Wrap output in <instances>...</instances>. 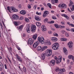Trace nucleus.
I'll return each instance as SVG.
<instances>
[{"instance_id": "nucleus-1", "label": "nucleus", "mask_w": 74, "mask_h": 74, "mask_svg": "<svg viewBox=\"0 0 74 74\" xmlns=\"http://www.w3.org/2000/svg\"><path fill=\"white\" fill-rule=\"evenodd\" d=\"M58 7L61 9H64L66 8L67 5L64 3H60L58 5Z\"/></svg>"}, {"instance_id": "nucleus-2", "label": "nucleus", "mask_w": 74, "mask_h": 74, "mask_svg": "<svg viewBox=\"0 0 74 74\" xmlns=\"http://www.w3.org/2000/svg\"><path fill=\"white\" fill-rule=\"evenodd\" d=\"M52 50L51 49H47L45 52V54L47 56H49L52 55Z\"/></svg>"}, {"instance_id": "nucleus-3", "label": "nucleus", "mask_w": 74, "mask_h": 74, "mask_svg": "<svg viewBox=\"0 0 74 74\" xmlns=\"http://www.w3.org/2000/svg\"><path fill=\"white\" fill-rule=\"evenodd\" d=\"M38 41H39L40 43H41L42 44H43V43H44V38L42 36L41 37H39L38 38Z\"/></svg>"}, {"instance_id": "nucleus-4", "label": "nucleus", "mask_w": 74, "mask_h": 74, "mask_svg": "<svg viewBox=\"0 0 74 74\" xmlns=\"http://www.w3.org/2000/svg\"><path fill=\"white\" fill-rule=\"evenodd\" d=\"M62 57L61 56H60L58 57V58L56 57V56H55L54 57V59L56 60L57 61V63H60L62 61Z\"/></svg>"}, {"instance_id": "nucleus-5", "label": "nucleus", "mask_w": 74, "mask_h": 74, "mask_svg": "<svg viewBox=\"0 0 74 74\" xmlns=\"http://www.w3.org/2000/svg\"><path fill=\"white\" fill-rule=\"evenodd\" d=\"M34 42L33 40H32V38H29L28 40L27 44L28 45H32L33 44Z\"/></svg>"}, {"instance_id": "nucleus-6", "label": "nucleus", "mask_w": 74, "mask_h": 74, "mask_svg": "<svg viewBox=\"0 0 74 74\" xmlns=\"http://www.w3.org/2000/svg\"><path fill=\"white\" fill-rule=\"evenodd\" d=\"M54 26L56 28H64L65 26H61L60 25H58V24H55L54 25Z\"/></svg>"}, {"instance_id": "nucleus-7", "label": "nucleus", "mask_w": 74, "mask_h": 74, "mask_svg": "<svg viewBox=\"0 0 74 74\" xmlns=\"http://www.w3.org/2000/svg\"><path fill=\"white\" fill-rule=\"evenodd\" d=\"M48 14H49V12L47 11H44L43 15V16L44 18L45 17H46V16H48Z\"/></svg>"}, {"instance_id": "nucleus-8", "label": "nucleus", "mask_w": 74, "mask_h": 74, "mask_svg": "<svg viewBox=\"0 0 74 74\" xmlns=\"http://www.w3.org/2000/svg\"><path fill=\"white\" fill-rule=\"evenodd\" d=\"M65 69L64 68L61 69L60 70V71L58 73V74H64L63 73L65 72Z\"/></svg>"}, {"instance_id": "nucleus-9", "label": "nucleus", "mask_w": 74, "mask_h": 74, "mask_svg": "<svg viewBox=\"0 0 74 74\" xmlns=\"http://www.w3.org/2000/svg\"><path fill=\"white\" fill-rule=\"evenodd\" d=\"M39 44V43H38V41H36L34 43L33 45V47L34 48H37V46Z\"/></svg>"}, {"instance_id": "nucleus-10", "label": "nucleus", "mask_w": 74, "mask_h": 74, "mask_svg": "<svg viewBox=\"0 0 74 74\" xmlns=\"http://www.w3.org/2000/svg\"><path fill=\"white\" fill-rule=\"evenodd\" d=\"M45 56H46L45 53H44L41 54V59L42 60H44L45 59Z\"/></svg>"}, {"instance_id": "nucleus-11", "label": "nucleus", "mask_w": 74, "mask_h": 74, "mask_svg": "<svg viewBox=\"0 0 74 74\" xmlns=\"http://www.w3.org/2000/svg\"><path fill=\"white\" fill-rule=\"evenodd\" d=\"M12 18L14 20H17L19 19V16L16 15L14 14L12 16Z\"/></svg>"}, {"instance_id": "nucleus-12", "label": "nucleus", "mask_w": 74, "mask_h": 74, "mask_svg": "<svg viewBox=\"0 0 74 74\" xmlns=\"http://www.w3.org/2000/svg\"><path fill=\"white\" fill-rule=\"evenodd\" d=\"M16 57L20 62H22V60L21 58L17 54L16 55Z\"/></svg>"}, {"instance_id": "nucleus-13", "label": "nucleus", "mask_w": 74, "mask_h": 74, "mask_svg": "<svg viewBox=\"0 0 74 74\" xmlns=\"http://www.w3.org/2000/svg\"><path fill=\"white\" fill-rule=\"evenodd\" d=\"M51 40L52 41H54V42H56L58 41V38L55 37H53L51 38Z\"/></svg>"}, {"instance_id": "nucleus-14", "label": "nucleus", "mask_w": 74, "mask_h": 74, "mask_svg": "<svg viewBox=\"0 0 74 74\" xmlns=\"http://www.w3.org/2000/svg\"><path fill=\"white\" fill-rule=\"evenodd\" d=\"M50 64L51 66H54L55 64V61L54 60H52L50 62Z\"/></svg>"}, {"instance_id": "nucleus-15", "label": "nucleus", "mask_w": 74, "mask_h": 74, "mask_svg": "<svg viewBox=\"0 0 74 74\" xmlns=\"http://www.w3.org/2000/svg\"><path fill=\"white\" fill-rule=\"evenodd\" d=\"M14 7L12 6L11 7H8L7 8V9L11 13V11H12V9H13Z\"/></svg>"}, {"instance_id": "nucleus-16", "label": "nucleus", "mask_w": 74, "mask_h": 74, "mask_svg": "<svg viewBox=\"0 0 74 74\" xmlns=\"http://www.w3.org/2000/svg\"><path fill=\"white\" fill-rule=\"evenodd\" d=\"M68 44L69 45V48H71L73 47V43L72 41H70L68 43Z\"/></svg>"}, {"instance_id": "nucleus-17", "label": "nucleus", "mask_w": 74, "mask_h": 74, "mask_svg": "<svg viewBox=\"0 0 74 74\" xmlns=\"http://www.w3.org/2000/svg\"><path fill=\"white\" fill-rule=\"evenodd\" d=\"M20 14H21V15H25V14H26V11L25 10H22L20 12Z\"/></svg>"}, {"instance_id": "nucleus-18", "label": "nucleus", "mask_w": 74, "mask_h": 74, "mask_svg": "<svg viewBox=\"0 0 74 74\" xmlns=\"http://www.w3.org/2000/svg\"><path fill=\"white\" fill-rule=\"evenodd\" d=\"M35 19L36 21H40L41 19H40V17L38 16H35Z\"/></svg>"}, {"instance_id": "nucleus-19", "label": "nucleus", "mask_w": 74, "mask_h": 74, "mask_svg": "<svg viewBox=\"0 0 74 74\" xmlns=\"http://www.w3.org/2000/svg\"><path fill=\"white\" fill-rule=\"evenodd\" d=\"M63 51L65 53V55H67V49H66V48L64 47V48Z\"/></svg>"}, {"instance_id": "nucleus-20", "label": "nucleus", "mask_w": 74, "mask_h": 74, "mask_svg": "<svg viewBox=\"0 0 74 74\" xmlns=\"http://www.w3.org/2000/svg\"><path fill=\"white\" fill-rule=\"evenodd\" d=\"M51 2L52 4H54V3H58V0H51Z\"/></svg>"}, {"instance_id": "nucleus-21", "label": "nucleus", "mask_w": 74, "mask_h": 74, "mask_svg": "<svg viewBox=\"0 0 74 74\" xmlns=\"http://www.w3.org/2000/svg\"><path fill=\"white\" fill-rule=\"evenodd\" d=\"M52 48L54 50H57L58 49V48L56 47V46L54 44L52 45Z\"/></svg>"}, {"instance_id": "nucleus-22", "label": "nucleus", "mask_w": 74, "mask_h": 74, "mask_svg": "<svg viewBox=\"0 0 74 74\" xmlns=\"http://www.w3.org/2000/svg\"><path fill=\"white\" fill-rule=\"evenodd\" d=\"M68 58L69 59H72V60H73V62H74V57L72 55H69L68 56Z\"/></svg>"}, {"instance_id": "nucleus-23", "label": "nucleus", "mask_w": 74, "mask_h": 74, "mask_svg": "<svg viewBox=\"0 0 74 74\" xmlns=\"http://www.w3.org/2000/svg\"><path fill=\"white\" fill-rule=\"evenodd\" d=\"M62 16H64V18H65L67 19H69V17L66 14H63Z\"/></svg>"}, {"instance_id": "nucleus-24", "label": "nucleus", "mask_w": 74, "mask_h": 74, "mask_svg": "<svg viewBox=\"0 0 74 74\" xmlns=\"http://www.w3.org/2000/svg\"><path fill=\"white\" fill-rule=\"evenodd\" d=\"M73 4V2H72L71 1H70V3L69 4V7H73V5H72Z\"/></svg>"}, {"instance_id": "nucleus-25", "label": "nucleus", "mask_w": 74, "mask_h": 74, "mask_svg": "<svg viewBox=\"0 0 74 74\" xmlns=\"http://www.w3.org/2000/svg\"><path fill=\"white\" fill-rule=\"evenodd\" d=\"M37 34H34L32 37V38L34 40H36V38H37Z\"/></svg>"}, {"instance_id": "nucleus-26", "label": "nucleus", "mask_w": 74, "mask_h": 74, "mask_svg": "<svg viewBox=\"0 0 74 74\" xmlns=\"http://www.w3.org/2000/svg\"><path fill=\"white\" fill-rule=\"evenodd\" d=\"M53 44L54 45H55L56 48H57V49L59 47V44H58V43H54Z\"/></svg>"}, {"instance_id": "nucleus-27", "label": "nucleus", "mask_w": 74, "mask_h": 74, "mask_svg": "<svg viewBox=\"0 0 74 74\" xmlns=\"http://www.w3.org/2000/svg\"><path fill=\"white\" fill-rule=\"evenodd\" d=\"M41 46H39L37 48V49L38 51H40L41 49Z\"/></svg>"}, {"instance_id": "nucleus-28", "label": "nucleus", "mask_w": 74, "mask_h": 74, "mask_svg": "<svg viewBox=\"0 0 74 74\" xmlns=\"http://www.w3.org/2000/svg\"><path fill=\"white\" fill-rule=\"evenodd\" d=\"M12 10L14 12H18V10L15 9L14 7H13V9H12Z\"/></svg>"}, {"instance_id": "nucleus-29", "label": "nucleus", "mask_w": 74, "mask_h": 74, "mask_svg": "<svg viewBox=\"0 0 74 74\" xmlns=\"http://www.w3.org/2000/svg\"><path fill=\"white\" fill-rule=\"evenodd\" d=\"M36 28H31V32H35V31H36Z\"/></svg>"}, {"instance_id": "nucleus-30", "label": "nucleus", "mask_w": 74, "mask_h": 74, "mask_svg": "<svg viewBox=\"0 0 74 74\" xmlns=\"http://www.w3.org/2000/svg\"><path fill=\"white\" fill-rule=\"evenodd\" d=\"M26 31L28 33H29L30 32V28H28L26 29Z\"/></svg>"}, {"instance_id": "nucleus-31", "label": "nucleus", "mask_w": 74, "mask_h": 74, "mask_svg": "<svg viewBox=\"0 0 74 74\" xmlns=\"http://www.w3.org/2000/svg\"><path fill=\"white\" fill-rule=\"evenodd\" d=\"M36 25H37V26L40 27L41 25V23L39 22H37L36 23Z\"/></svg>"}, {"instance_id": "nucleus-32", "label": "nucleus", "mask_w": 74, "mask_h": 74, "mask_svg": "<svg viewBox=\"0 0 74 74\" xmlns=\"http://www.w3.org/2000/svg\"><path fill=\"white\" fill-rule=\"evenodd\" d=\"M31 28H36V26L34 25H31Z\"/></svg>"}, {"instance_id": "nucleus-33", "label": "nucleus", "mask_w": 74, "mask_h": 74, "mask_svg": "<svg viewBox=\"0 0 74 74\" xmlns=\"http://www.w3.org/2000/svg\"><path fill=\"white\" fill-rule=\"evenodd\" d=\"M25 21L26 22H29V19L27 18H26L25 19Z\"/></svg>"}, {"instance_id": "nucleus-34", "label": "nucleus", "mask_w": 74, "mask_h": 74, "mask_svg": "<svg viewBox=\"0 0 74 74\" xmlns=\"http://www.w3.org/2000/svg\"><path fill=\"white\" fill-rule=\"evenodd\" d=\"M23 70L24 72L26 73V68L25 67H23Z\"/></svg>"}, {"instance_id": "nucleus-35", "label": "nucleus", "mask_w": 74, "mask_h": 74, "mask_svg": "<svg viewBox=\"0 0 74 74\" xmlns=\"http://www.w3.org/2000/svg\"><path fill=\"white\" fill-rule=\"evenodd\" d=\"M47 5H48V7H49V8H51V4L49 3H48L47 4Z\"/></svg>"}, {"instance_id": "nucleus-36", "label": "nucleus", "mask_w": 74, "mask_h": 74, "mask_svg": "<svg viewBox=\"0 0 74 74\" xmlns=\"http://www.w3.org/2000/svg\"><path fill=\"white\" fill-rule=\"evenodd\" d=\"M53 35L54 36H56V37H58V34L56 33H54L53 34Z\"/></svg>"}, {"instance_id": "nucleus-37", "label": "nucleus", "mask_w": 74, "mask_h": 74, "mask_svg": "<svg viewBox=\"0 0 74 74\" xmlns=\"http://www.w3.org/2000/svg\"><path fill=\"white\" fill-rule=\"evenodd\" d=\"M52 18L53 19H57L56 17H55V16H52Z\"/></svg>"}, {"instance_id": "nucleus-38", "label": "nucleus", "mask_w": 74, "mask_h": 74, "mask_svg": "<svg viewBox=\"0 0 74 74\" xmlns=\"http://www.w3.org/2000/svg\"><path fill=\"white\" fill-rule=\"evenodd\" d=\"M41 29L43 32H45V31H46V30H47V29L45 28H42Z\"/></svg>"}, {"instance_id": "nucleus-39", "label": "nucleus", "mask_w": 74, "mask_h": 74, "mask_svg": "<svg viewBox=\"0 0 74 74\" xmlns=\"http://www.w3.org/2000/svg\"><path fill=\"white\" fill-rule=\"evenodd\" d=\"M55 71L56 72H58L59 71H60V70H59V68H57L55 69Z\"/></svg>"}, {"instance_id": "nucleus-40", "label": "nucleus", "mask_w": 74, "mask_h": 74, "mask_svg": "<svg viewBox=\"0 0 74 74\" xmlns=\"http://www.w3.org/2000/svg\"><path fill=\"white\" fill-rule=\"evenodd\" d=\"M23 17L22 16H21L19 18V20H23Z\"/></svg>"}, {"instance_id": "nucleus-41", "label": "nucleus", "mask_w": 74, "mask_h": 74, "mask_svg": "<svg viewBox=\"0 0 74 74\" xmlns=\"http://www.w3.org/2000/svg\"><path fill=\"white\" fill-rule=\"evenodd\" d=\"M55 23V21H49V23L50 24H51V23Z\"/></svg>"}, {"instance_id": "nucleus-42", "label": "nucleus", "mask_w": 74, "mask_h": 74, "mask_svg": "<svg viewBox=\"0 0 74 74\" xmlns=\"http://www.w3.org/2000/svg\"><path fill=\"white\" fill-rule=\"evenodd\" d=\"M48 48V47L47 46H44L43 47V49H46L47 48Z\"/></svg>"}, {"instance_id": "nucleus-43", "label": "nucleus", "mask_w": 74, "mask_h": 74, "mask_svg": "<svg viewBox=\"0 0 74 74\" xmlns=\"http://www.w3.org/2000/svg\"><path fill=\"white\" fill-rule=\"evenodd\" d=\"M48 34H52V32L50 31H48Z\"/></svg>"}, {"instance_id": "nucleus-44", "label": "nucleus", "mask_w": 74, "mask_h": 74, "mask_svg": "<svg viewBox=\"0 0 74 74\" xmlns=\"http://www.w3.org/2000/svg\"><path fill=\"white\" fill-rule=\"evenodd\" d=\"M62 40L63 41H66L67 40V39L64 38H62Z\"/></svg>"}, {"instance_id": "nucleus-45", "label": "nucleus", "mask_w": 74, "mask_h": 74, "mask_svg": "<svg viewBox=\"0 0 74 74\" xmlns=\"http://www.w3.org/2000/svg\"><path fill=\"white\" fill-rule=\"evenodd\" d=\"M48 21V18H45L44 20V21L45 22H46Z\"/></svg>"}, {"instance_id": "nucleus-46", "label": "nucleus", "mask_w": 74, "mask_h": 74, "mask_svg": "<svg viewBox=\"0 0 74 74\" xmlns=\"http://www.w3.org/2000/svg\"><path fill=\"white\" fill-rule=\"evenodd\" d=\"M14 23L16 26H18V23H17V22H14Z\"/></svg>"}, {"instance_id": "nucleus-47", "label": "nucleus", "mask_w": 74, "mask_h": 74, "mask_svg": "<svg viewBox=\"0 0 74 74\" xmlns=\"http://www.w3.org/2000/svg\"><path fill=\"white\" fill-rule=\"evenodd\" d=\"M66 32V31L64 30H62V34H64V33H65Z\"/></svg>"}, {"instance_id": "nucleus-48", "label": "nucleus", "mask_w": 74, "mask_h": 74, "mask_svg": "<svg viewBox=\"0 0 74 74\" xmlns=\"http://www.w3.org/2000/svg\"><path fill=\"white\" fill-rule=\"evenodd\" d=\"M71 11H74V5H73V6H72V8L71 9Z\"/></svg>"}, {"instance_id": "nucleus-49", "label": "nucleus", "mask_w": 74, "mask_h": 74, "mask_svg": "<svg viewBox=\"0 0 74 74\" xmlns=\"http://www.w3.org/2000/svg\"><path fill=\"white\" fill-rule=\"evenodd\" d=\"M65 35L66 37H68V36H69V33H68L67 32H65Z\"/></svg>"}, {"instance_id": "nucleus-50", "label": "nucleus", "mask_w": 74, "mask_h": 74, "mask_svg": "<svg viewBox=\"0 0 74 74\" xmlns=\"http://www.w3.org/2000/svg\"><path fill=\"white\" fill-rule=\"evenodd\" d=\"M41 28H46V27L45 26V25H43L41 26Z\"/></svg>"}, {"instance_id": "nucleus-51", "label": "nucleus", "mask_w": 74, "mask_h": 74, "mask_svg": "<svg viewBox=\"0 0 74 74\" xmlns=\"http://www.w3.org/2000/svg\"><path fill=\"white\" fill-rule=\"evenodd\" d=\"M27 7H28V8L30 9V8H31L32 7L30 5L28 4V5H27Z\"/></svg>"}, {"instance_id": "nucleus-52", "label": "nucleus", "mask_w": 74, "mask_h": 74, "mask_svg": "<svg viewBox=\"0 0 74 74\" xmlns=\"http://www.w3.org/2000/svg\"><path fill=\"white\" fill-rule=\"evenodd\" d=\"M23 25H20L19 26V28H23Z\"/></svg>"}, {"instance_id": "nucleus-53", "label": "nucleus", "mask_w": 74, "mask_h": 74, "mask_svg": "<svg viewBox=\"0 0 74 74\" xmlns=\"http://www.w3.org/2000/svg\"><path fill=\"white\" fill-rule=\"evenodd\" d=\"M0 65L1 67L2 68H3V64H2V63H1V64H0Z\"/></svg>"}, {"instance_id": "nucleus-54", "label": "nucleus", "mask_w": 74, "mask_h": 74, "mask_svg": "<svg viewBox=\"0 0 74 74\" xmlns=\"http://www.w3.org/2000/svg\"><path fill=\"white\" fill-rule=\"evenodd\" d=\"M71 31L72 32H74V28H72L71 30Z\"/></svg>"}, {"instance_id": "nucleus-55", "label": "nucleus", "mask_w": 74, "mask_h": 74, "mask_svg": "<svg viewBox=\"0 0 74 74\" xmlns=\"http://www.w3.org/2000/svg\"><path fill=\"white\" fill-rule=\"evenodd\" d=\"M70 26L71 27H74V25L73 24H70Z\"/></svg>"}, {"instance_id": "nucleus-56", "label": "nucleus", "mask_w": 74, "mask_h": 74, "mask_svg": "<svg viewBox=\"0 0 74 74\" xmlns=\"http://www.w3.org/2000/svg\"><path fill=\"white\" fill-rule=\"evenodd\" d=\"M34 9L36 10V8H37V5H35L34 6Z\"/></svg>"}, {"instance_id": "nucleus-57", "label": "nucleus", "mask_w": 74, "mask_h": 74, "mask_svg": "<svg viewBox=\"0 0 74 74\" xmlns=\"http://www.w3.org/2000/svg\"><path fill=\"white\" fill-rule=\"evenodd\" d=\"M61 24L62 25H64V23L63 22H61Z\"/></svg>"}, {"instance_id": "nucleus-58", "label": "nucleus", "mask_w": 74, "mask_h": 74, "mask_svg": "<svg viewBox=\"0 0 74 74\" xmlns=\"http://www.w3.org/2000/svg\"><path fill=\"white\" fill-rule=\"evenodd\" d=\"M5 69H7V65L6 64H5Z\"/></svg>"}, {"instance_id": "nucleus-59", "label": "nucleus", "mask_w": 74, "mask_h": 74, "mask_svg": "<svg viewBox=\"0 0 74 74\" xmlns=\"http://www.w3.org/2000/svg\"><path fill=\"white\" fill-rule=\"evenodd\" d=\"M27 28H30V26L29 25H27Z\"/></svg>"}, {"instance_id": "nucleus-60", "label": "nucleus", "mask_w": 74, "mask_h": 74, "mask_svg": "<svg viewBox=\"0 0 74 74\" xmlns=\"http://www.w3.org/2000/svg\"><path fill=\"white\" fill-rule=\"evenodd\" d=\"M18 30H22V28H18Z\"/></svg>"}, {"instance_id": "nucleus-61", "label": "nucleus", "mask_w": 74, "mask_h": 74, "mask_svg": "<svg viewBox=\"0 0 74 74\" xmlns=\"http://www.w3.org/2000/svg\"><path fill=\"white\" fill-rule=\"evenodd\" d=\"M52 30H53V31H55V28H51Z\"/></svg>"}, {"instance_id": "nucleus-62", "label": "nucleus", "mask_w": 74, "mask_h": 74, "mask_svg": "<svg viewBox=\"0 0 74 74\" xmlns=\"http://www.w3.org/2000/svg\"><path fill=\"white\" fill-rule=\"evenodd\" d=\"M71 17H72V19L74 20V16L72 15L71 16Z\"/></svg>"}, {"instance_id": "nucleus-63", "label": "nucleus", "mask_w": 74, "mask_h": 74, "mask_svg": "<svg viewBox=\"0 0 74 74\" xmlns=\"http://www.w3.org/2000/svg\"><path fill=\"white\" fill-rule=\"evenodd\" d=\"M44 10V8H41V11H43V10Z\"/></svg>"}, {"instance_id": "nucleus-64", "label": "nucleus", "mask_w": 74, "mask_h": 74, "mask_svg": "<svg viewBox=\"0 0 74 74\" xmlns=\"http://www.w3.org/2000/svg\"><path fill=\"white\" fill-rule=\"evenodd\" d=\"M69 74H74V73H73V72H70L69 73Z\"/></svg>"}]
</instances>
